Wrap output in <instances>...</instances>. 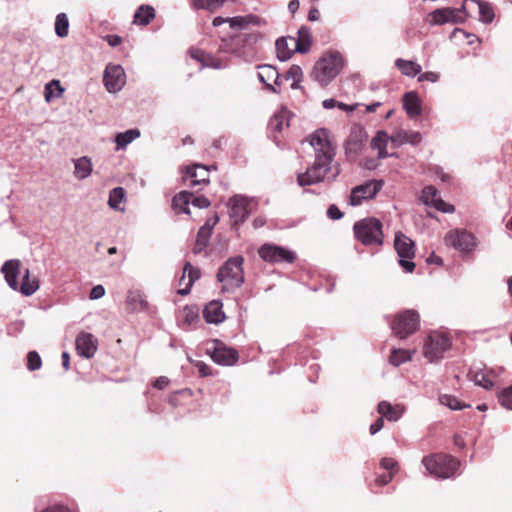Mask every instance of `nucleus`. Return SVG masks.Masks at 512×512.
<instances>
[{
	"label": "nucleus",
	"instance_id": "nucleus-15",
	"mask_svg": "<svg viewBox=\"0 0 512 512\" xmlns=\"http://www.w3.org/2000/svg\"><path fill=\"white\" fill-rule=\"evenodd\" d=\"M75 346L79 356L90 359L97 351L98 341L91 333L81 332L76 337Z\"/></svg>",
	"mask_w": 512,
	"mask_h": 512
},
{
	"label": "nucleus",
	"instance_id": "nucleus-26",
	"mask_svg": "<svg viewBox=\"0 0 512 512\" xmlns=\"http://www.w3.org/2000/svg\"><path fill=\"white\" fill-rule=\"evenodd\" d=\"M258 68H259V72H258L259 80L262 83H264L270 91L277 93L278 91L276 90V88L269 82V81H274V83L276 85H278L279 73L276 70V68L271 65H267V64L260 65V66H258Z\"/></svg>",
	"mask_w": 512,
	"mask_h": 512
},
{
	"label": "nucleus",
	"instance_id": "nucleus-31",
	"mask_svg": "<svg viewBox=\"0 0 512 512\" xmlns=\"http://www.w3.org/2000/svg\"><path fill=\"white\" fill-rule=\"evenodd\" d=\"M193 197L192 192L188 191H181L180 193L176 194L172 199V208L177 211L178 213H186L189 214L190 210L188 208V205L190 204V200Z\"/></svg>",
	"mask_w": 512,
	"mask_h": 512
},
{
	"label": "nucleus",
	"instance_id": "nucleus-57",
	"mask_svg": "<svg viewBox=\"0 0 512 512\" xmlns=\"http://www.w3.org/2000/svg\"><path fill=\"white\" fill-rule=\"evenodd\" d=\"M41 512H73V511L64 505L55 504V505H51V506L45 508Z\"/></svg>",
	"mask_w": 512,
	"mask_h": 512
},
{
	"label": "nucleus",
	"instance_id": "nucleus-55",
	"mask_svg": "<svg viewBox=\"0 0 512 512\" xmlns=\"http://www.w3.org/2000/svg\"><path fill=\"white\" fill-rule=\"evenodd\" d=\"M343 213L339 210V208L332 204L327 209V216L332 220H339L343 217Z\"/></svg>",
	"mask_w": 512,
	"mask_h": 512
},
{
	"label": "nucleus",
	"instance_id": "nucleus-56",
	"mask_svg": "<svg viewBox=\"0 0 512 512\" xmlns=\"http://www.w3.org/2000/svg\"><path fill=\"white\" fill-rule=\"evenodd\" d=\"M105 295V288L102 285L94 286L89 294V298L91 300H97L102 298Z\"/></svg>",
	"mask_w": 512,
	"mask_h": 512
},
{
	"label": "nucleus",
	"instance_id": "nucleus-2",
	"mask_svg": "<svg viewBox=\"0 0 512 512\" xmlns=\"http://www.w3.org/2000/svg\"><path fill=\"white\" fill-rule=\"evenodd\" d=\"M244 259L242 256L229 258L217 273V279L222 284V291L232 292L244 282Z\"/></svg>",
	"mask_w": 512,
	"mask_h": 512
},
{
	"label": "nucleus",
	"instance_id": "nucleus-37",
	"mask_svg": "<svg viewBox=\"0 0 512 512\" xmlns=\"http://www.w3.org/2000/svg\"><path fill=\"white\" fill-rule=\"evenodd\" d=\"M140 137L138 129H130L115 136L116 150L125 149L132 141Z\"/></svg>",
	"mask_w": 512,
	"mask_h": 512
},
{
	"label": "nucleus",
	"instance_id": "nucleus-10",
	"mask_svg": "<svg viewBox=\"0 0 512 512\" xmlns=\"http://www.w3.org/2000/svg\"><path fill=\"white\" fill-rule=\"evenodd\" d=\"M258 254L262 260L270 263H292L296 258V255L293 251L269 243L263 244L259 248Z\"/></svg>",
	"mask_w": 512,
	"mask_h": 512
},
{
	"label": "nucleus",
	"instance_id": "nucleus-32",
	"mask_svg": "<svg viewBox=\"0 0 512 512\" xmlns=\"http://www.w3.org/2000/svg\"><path fill=\"white\" fill-rule=\"evenodd\" d=\"M184 274L188 275V281L185 283V286L183 288H180L178 290V293L180 295H187L190 293L191 287L193 283L200 278V270L198 268H195L191 265L190 262H186L183 267Z\"/></svg>",
	"mask_w": 512,
	"mask_h": 512
},
{
	"label": "nucleus",
	"instance_id": "nucleus-52",
	"mask_svg": "<svg viewBox=\"0 0 512 512\" xmlns=\"http://www.w3.org/2000/svg\"><path fill=\"white\" fill-rule=\"evenodd\" d=\"M439 78H440L439 73L433 72V71H428L425 73H420L418 76V81L419 82L428 81L431 83H436L439 80Z\"/></svg>",
	"mask_w": 512,
	"mask_h": 512
},
{
	"label": "nucleus",
	"instance_id": "nucleus-62",
	"mask_svg": "<svg viewBox=\"0 0 512 512\" xmlns=\"http://www.w3.org/2000/svg\"><path fill=\"white\" fill-rule=\"evenodd\" d=\"M106 39L108 44L112 47H116L122 42L121 37L118 35H108Z\"/></svg>",
	"mask_w": 512,
	"mask_h": 512
},
{
	"label": "nucleus",
	"instance_id": "nucleus-61",
	"mask_svg": "<svg viewBox=\"0 0 512 512\" xmlns=\"http://www.w3.org/2000/svg\"><path fill=\"white\" fill-rule=\"evenodd\" d=\"M218 221L219 217L217 214H215L213 217L209 218L202 227L212 232L214 226L218 223Z\"/></svg>",
	"mask_w": 512,
	"mask_h": 512
},
{
	"label": "nucleus",
	"instance_id": "nucleus-45",
	"mask_svg": "<svg viewBox=\"0 0 512 512\" xmlns=\"http://www.w3.org/2000/svg\"><path fill=\"white\" fill-rule=\"evenodd\" d=\"M211 234L212 232H210L206 228L200 227L197 233V239L194 248L195 253H199L203 248H205L208 245Z\"/></svg>",
	"mask_w": 512,
	"mask_h": 512
},
{
	"label": "nucleus",
	"instance_id": "nucleus-22",
	"mask_svg": "<svg viewBox=\"0 0 512 512\" xmlns=\"http://www.w3.org/2000/svg\"><path fill=\"white\" fill-rule=\"evenodd\" d=\"M127 307L131 312H143L149 308L145 294L140 290H131L126 299Z\"/></svg>",
	"mask_w": 512,
	"mask_h": 512
},
{
	"label": "nucleus",
	"instance_id": "nucleus-1",
	"mask_svg": "<svg viewBox=\"0 0 512 512\" xmlns=\"http://www.w3.org/2000/svg\"><path fill=\"white\" fill-rule=\"evenodd\" d=\"M315 152V161L305 172L299 173V186H310L325 180L333 181L340 174V165L335 161V149L329 140L326 129H318L309 137Z\"/></svg>",
	"mask_w": 512,
	"mask_h": 512
},
{
	"label": "nucleus",
	"instance_id": "nucleus-5",
	"mask_svg": "<svg viewBox=\"0 0 512 512\" xmlns=\"http://www.w3.org/2000/svg\"><path fill=\"white\" fill-rule=\"evenodd\" d=\"M354 235L362 244L381 245L383 243L382 223L376 218H364L353 226Z\"/></svg>",
	"mask_w": 512,
	"mask_h": 512
},
{
	"label": "nucleus",
	"instance_id": "nucleus-4",
	"mask_svg": "<svg viewBox=\"0 0 512 512\" xmlns=\"http://www.w3.org/2000/svg\"><path fill=\"white\" fill-rule=\"evenodd\" d=\"M422 463L430 474L440 479L453 477L460 467L459 460L446 454L426 456Z\"/></svg>",
	"mask_w": 512,
	"mask_h": 512
},
{
	"label": "nucleus",
	"instance_id": "nucleus-58",
	"mask_svg": "<svg viewBox=\"0 0 512 512\" xmlns=\"http://www.w3.org/2000/svg\"><path fill=\"white\" fill-rule=\"evenodd\" d=\"M394 477V472H389L388 474H383L376 479V483L380 486L387 485L389 482L392 481Z\"/></svg>",
	"mask_w": 512,
	"mask_h": 512
},
{
	"label": "nucleus",
	"instance_id": "nucleus-44",
	"mask_svg": "<svg viewBox=\"0 0 512 512\" xmlns=\"http://www.w3.org/2000/svg\"><path fill=\"white\" fill-rule=\"evenodd\" d=\"M64 89L58 80H52L45 85V100L50 102L52 98L59 97Z\"/></svg>",
	"mask_w": 512,
	"mask_h": 512
},
{
	"label": "nucleus",
	"instance_id": "nucleus-14",
	"mask_svg": "<svg viewBox=\"0 0 512 512\" xmlns=\"http://www.w3.org/2000/svg\"><path fill=\"white\" fill-rule=\"evenodd\" d=\"M498 373L493 369L481 368L474 366L468 373V378L474 382L475 385L485 389H491L494 385V380Z\"/></svg>",
	"mask_w": 512,
	"mask_h": 512
},
{
	"label": "nucleus",
	"instance_id": "nucleus-54",
	"mask_svg": "<svg viewBox=\"0 0 512 512\" xmlns=\"http://www.w3.org/2000/svg\"><path fill=\"white\" fill-rule=\"evenodd\" d=\"M190 203L197 208H207L210 206V201L204 196H196L193 194Z\"/></svg>",
	"mask_w": 512,
	"mask_h": 512
},
{
	"label": "nucleus",
	"instance_id": "nucleus-46",
	"mask_svg": "<svg viewBox=\"0 0 512 512\" xmlns=\"http://www.w3.org/2000/svg\"><path fill=\"white\" fill-rule=\"evenodd\" d=\"M302 69L298 65H292L286 73L287 79H292L293 83L291 88L295 89L302 80Z\"/></svg>",
	"mask_w": 512,
	"mask_h": 512
},
{
	"label": "nucleus",
	"instance_id": "nucleus-60",
	"mask_svg": "<svg viewBox=\"0 0 512 512\" xmlns=\"http://www.w3.org/2000/svg\"><path fill=\"white\" fill-rule=\"evenodd\" d=\"M168 384H169V379L165 376H161L155 380L154 387L162 390V389L166 388L168 386Z\"/></svg>",
	"mask_w": 512,
	"mask_h": 512
},
{
	"label": "nucleus",
	"instance_id": "nucleus-27",
	"mask_svg": "<svg viewBox=\"0 0 512 512\" xmlns=\"http://www.w3.org/2000/svg\"><path fill=\"white\" fill-rule=\"evenodd\" d=\"M74 176L78 180H84L88 178L93 170V165L91 159L87 156H82L80 158L74 159Z\"/></svg>",
	"mask_w": 512,
	"mask_h": 512
},
{
	"label": "nucleus",
	"instance_id": "nucleus-18",
	"mask_svg": "<svg viewBox=\"0 0 512 512\" xmlns=\"http://www.w3.org/2000/svg\"><path fill=\"white\" fill-rule=\"evenodd\" d=\"M210 169H216V167L213 165L210 167L194 165L187 168L186 178L190 181L189 186L194 187L196 185L208 184V172Z\"/></svg>",
	"mask_w": 512,
	"mask_h": 512
},
{
	"label": "nucleus",
	"instance_id": "nucleus-50",
	"mask_svg": "<svg viewBox=\"0 0 512 512\" xmlns=\"http://www.w3.org/2000/svg\"><path fill=\"white\" fill-rule=\"evenodd\" d=\"M431 206L443 213H453L455 210L453 205L446 203L440 197H438L437 199H434V202H432Z\"/></svg>",
	"mask_w": 512,
	"mask_h": 512
},
{
	"label": "nucleus",
	"instance_id": "nucleus-39",
	"mask_svg": "<svg viewBox=\"0 0 512 512\" xmlns=\"http://www.w3.org/2000/svg\"><path fill=\"white\" fill-rule=\"evenodd\" d=\"M125 199V190L122 187L113 188L109 193L108 205L111 209L116 211H124L121 203Z\"/></svg>",
	"mask_w": 512,
	"mask_h": 512
},
{
	"label": "nucleus",
	"instance_id": "nucleus-40",
	"mask_svg": "<svg viewBox=\"0 0 512 512\" xmlns=\"http://www.w3.org/2000/svg\"><path fill=\"white\" fill-rule=\"evenodd\" d=\"M69 32V20L65 13H59L55 20V33L58 37L64 38Z\"/></svg>",
	"mask_w": 512,
	"mask_h": 512
},
{
	"label": "nucleus",
	"instance_id": "nucleus-12",
	"mask_svg": "<svg viewBox=\"0 0 512 512\" xmlns=\"http://www.w3.org/2000/svg\"><path fill=\"white\" fill-rule=\"evenodd\" d=\"M103 82L108 92L120 91L126 82L124 69L120 65L108 64L104 71Z\"/></svg>",
	"mask_w": 512,
	"mask_h": 512
},
{
	"label": "nucleus",
	"instance_id": "nucleus-30",
	"mask_svg": "<svg viewBox=\"0 0 512 512\" xmlns=\"http://www.w3.org/2000/svg\"><path fill=\"white\" fill-rule=\"evenodd\" d=\"M390 137L384 131H379L371 140V148L378 151V158L384 159L390 156L386 150Z\"/></svg>",
	"mask_w": 512,
	"mask_h": 512
},
{
	"label": "nucleus",
	"instance_id": "nucleus-42",
	"mask_svg": "<svg viewBox=\"0 0 512 512\" xmlns=\"http://www.w3.org/2000/svg\"><path fill=\"white\" fill-rule=\"evenodd\" d=\"M195 9H206L213 12L224 5L225 0H191Z\"/></svg>",
	"mask_w": 512,
	"mask_h": 512
},
{
	"label": "nucleus",
	"instance_id": "nucleus-53",
	"mask_svg": "<svg viewBox=\"0 0 512 512\" xmlns=\"http://www.w3.org/2000/svg\"><path fill=\"white\" fill-rule=\"evenodd\" d=\"M380 466L389 472L395 473L397 468V462L393 458L384 457L380 461Z\"/></svg>",
	"mask_w": 512,
	"mask_h": 512
},
{
	"label": "nucleus",
	"instance_id": "nucleus-33",
	"mask_svg": "<svg viewBox=\"0 0 512 512\" xmlns=\"http://www.w3.org/2000/svg\"><path fill=\"white\" fill-rule=\"evenodd\" d=\"M395 66L404 76L407 77H415L416 75L420 74L422 70V67L418 63L402 58L396 59Z\"/></svg>",
	"mask_w": 512,
	"mask_h": 512
},
{
	"label": "nucleus",
	"instance_id": "nucleus-8",
	"mask_svg": "<svg viewBox=\"0 0 512 512\" xmlns=\"http://www.w3.org/2000/svg\"><path fill=\"white\" fill-rule=\"evenodd\" d=\"M394 247L399 256V265L405 272L411 273L415 269L412 259L415 256V243L401 231L395 233Z\"/></svg>",
	"mask_w": 512,
	"mask_h": 512
},
{
	"label": "nucleus",
	"instance_id": "nucleus-47",
	"mask_svg": "<svg viewBox=\"0 0 512 512\" xmlns=\"http://www.w3.org/2000/svg\"><path fill=\"white\" fill-rule=\"evenodd\" d=\"M42 366V360L38 352L30 351L27 355V368L30 371L39 370Z\"/></svg>",
	"mask_w": 512,
	"mask_h": 512
},
{
	"label": "nucleus",
	"instance_id": "nucleus-63",
	"mask_svg": "<svg viewBox=\"0 0 512 512\" xmlns=\"http://www.w3.org/2000/svg\"><path fill=\"white\" fill-rule=\"evenodd\" d=\"M337 104H338V101H336L335 99H332V98L325 99L322 102V106L325 109H333V108L337 107Z\"/></svg>",
	"mask_w": 512,
	"mask_h": 512
},
{
	"label": "nucleus",
	"instance_id": "nucleus-11",
	"mask_svg": "<svg viewBox=\"0 0 512 512\" xmlns=\"http://www.w3.org/2000/svg\"><path fill=\"white\" fill-rule=\"evenodd\" d=\"M445 243L460 252H471L476 246V239L465 229H454L446 234Z\"/></svg>",
	"mask_w": 512,
	"mask_h": 512
},
{
	"label": "nucleus",
	"instance_id": "nucleus-41",
	"mask_svg": "<svg viewBox=\"0 0 512 512\" xmlns=\"http://www.w3.org/2000/svg\"><path fill=\"white\" fill-rule=\"evenodd\" d=\"M439 402L441 405L448 407L451 410H461L469 407V405L462 403L458 398L449 394H442L439 396Z\"/></svg>",
	"mask_w": 512,
	"mask_h": 512
},
{
	"label": "nucleus",
	"instance_id": "nucleus-28",
	"mask_svg": "<svg viewBox=\"0 0 512 512\" xmlns=\"http://www.w3.org/2000/svg\"><path fill=\"white\" fill-rule=\"evenodd\" d=\"M155 16L156 12L152 6L142 4L135 11L133 23L140 26H146L155 18Z\"/></svg>",
	"mask_w": 512,
	"mask_h": 512
},
{
	"label": "nucleus",
	"instance_id": "nucleus-35",
	"mask_svg": "<svg viewBox=\"0 0 512 512\" xmlns=\"http://www.w3.org/2000/svg\"><path fill=\"white\" fill-rule=\"evenodd\" d=\"M18 289L25 296H31L39 289V281L36 278H30L29 269L25 270L22 277V283L18 286Z\"/></svg>",
	"mask_w": 512,
	"mask_h": 512
},
{
	"label": "nucleus",
	"instance_id": "nucleus-17",
	"mask_svg": "<svg viewBox=\"0 0 512 512\" xmlns=\"http://www.w3.org/2000/svg\"><path fill=\"white\" fill-rule=\"evenodd\" d=\"M21 262L18 259L7 260L1 267V272L8 286L13 290H18V274Z\"/></svg>",
	"mask_w": 512,
	"mask_h": 512
},
{
	"label": "nucleus",
	"instance_id": "nucleus-20",
	"mask_svg": "<svg viewBox=\"0 0 512 512\" xmlns=\"http://www.w3.org/2000/svg\"><path fill=\"white\" fill-rule=\"evenodd\" d=\"M422 136L417 131L412 130H397L392 136L390 141L395 147H399L404 144L417 145L420 143Z\"/></svg>",
	"mask_w": 512,
	"mask_h": 512
},
{
	"label": "nucleus",
	"instance_id": "nucleus-7",
	"mask_svg": "<svg viewBox=\"0 0 512 512\" xmlns=\"http://www.w3.org/2000/svg\"><path fill=\"white\" fill-rule=\"evenodd\" d=\"M420 326V316L417 311L408 309L398 313L392 323L394 334L405 339L409 335L415 333Z\"/></svg>",
	"mask_w": 512,
	"mask_h": 512
},
{
	"label": "nucleus",
	"instance_id": "nucleus-36",
	"mask_svg": "<svg viewBox=\"0 0 512 512\" xmlns=\"http://www.w3.org/2000/svg\"><path fill=\"white\" fill-rule=\"evenodd\" d=\"M289 37H280L276 40L275 48L277 53V58L280 61H287L289 60L293 53L296 52L295 47L290 48L288 44Z\"/></svg>",
	"mask_w": 512,
	"mask_h": 512
},
{
	"label": "nucleus",
	"instance_id": "nucleus-34",
	"mask_svg": "<svg viewBox=\"0 0 512 512\" xmlns=\"http://www.w3.org/2000/svg\"><path fill=\"white\" fill-rule=\"evenodd\" d=\"M228 23L232 29H244L250 24L259 26L262 20L256 15H247L229 18Z\"/></svg>",
	"mask_w": 512,
	"mask_h": 512
},
{
	"label": "nucleus",
	"instance_id": "nucleus-59",
	"mask_svg": "<svg viewBox=\"0 0 512 512\" xmlns=\"http://www.w3.org/2000/svg\"><path fill=\"white\" fill-rule=\"evenodd\" d=\"M384 426V420L382 417L378 418L373 424L370 425V434L374 435L379 432Z\"/></svg>",
	"mask_w": 512,
	"mask_h": 512
},
{
	"label": "nucleus",
	"instance_id": "nucleus-13",
	"mask_svg": "<svg viewBox=\"0 0 512 512\" xmlns=\"http://www.w3.org/2000/svg\"><path fill=\"white\" fill-rule=\"evenodd\" d=\"M382 188L381 181H368L352 189L350 194V204L358 206L363 200L373 198Z\"/></svg>",
	"mask_w": 512,
	"mask_h": 512
},
{
	"label": "nucleus",
	"instance_id": "nucleus-64",
	"mask_svg": "<svg viewBox=\"0 0 512 512\" xmlns=\"http://www.w3.org/2000/svg\"><path fill=\"white\" fill-rule=\"evenodd\" d=\"M320 17V13L317 8L310 9L308 13V19L309 21H317Z\"/></svg>",
	"mask_w": 512,
	"mask_h": 512
},
{
	"label": "nucleus",
	"instance_id": "nucleus-51",
	"mask_svg": "<svg viewBox=\"0 0 512 512\" xmlns=\"http://www.w3.org/2000/svg\"><path fill=\"white\" fill-rule=\"evenodd\" d=\"M451 14H452V10L443 9V10H436L433 13V16L437 23H445L450 19Z\"/></svg>",
	"mask_w": 512,
	"mask_h": 512
},
{
	"label": "nucleus",
	"instance_id": "nucleus-48",
	"mask_svg": "<svg viewBox=\"0 0 512 512\" xmlns=\"http://www.w3.org/2000/svg\"><path fill=\"white\" fill-rule=\"evenodd\" d=\"M498 398L500 404L504 408L507 410H512V384L509 387L503 389Z\"/></svg>",
	"mask_w": 512,
	"mask_h": 512
},
{
	"label": "nucleus",
	"instance_id": "nucleus-16",
	"mask_svg": "<svg viewBox=\"0 0 512 512\" xmlns=\"http://www.w3.org/2000/svg\"><path fill=\"white\" fill-rule=\"evenodd\" d=\"M211 358L217 364L230 366L237 362L238 352L233 348L226 347L220 342H216V346L211 353Z\"/></svg>",
	"mask_w": 512,
	"mask_h": 512
},
{
	"label": "nucleus",
	"instance_id": "nucleus-49",
	"mask_svg": "<svg viewBox=\"0 0 512 512\" xmlns=\"http://www.w3.org/2000/svg\"><path fill=\"white\" fill-rule=\"evenodd\" d=\"M437 189L433 186H426L422 190V200L425 205L431 206L434 199H437Z\"/></svg>",
	"mask_w": 512,
	"mask_h": 512
},
{
	"label": "nucleus",
	"instance_id": "nucleus-38",
	"mask_svg": "<svg viewBox=\"0 0 512 512\" xmlns=\"http://www.w3.org/2000/svg\"><path fill=\"white\" fill-rule=\"evenodd\" d=\"M412 359V352L410 350L394 348L389 356V363L398 367Z\"/></svg>",
	"mask_w": 512,
	"mask_h": 512
},
{
	"label": "nucleus",
	"instance_id": "nucleus-24",
	"mask_svg": "<svg viewBox=\"0 0 512 512\" xmlns=\"http://www.w3.org/2000/svg\"><path fill=\"white\" fill-rule=\"evenodd\" d=\"M403 108L410 118L421 115V99L416 92L410 91L403 95Z\"/></svg>",
	"mask_w": 512,
	"mask_h": 512
},
{
	"label": "nucleus",
	"instance_id": "nucleus-29",
	"mask_svg": "<svg viewBox=\"0 0 512 512\" xmlns=\"http://www.w3.org/2000/svg\"><path fill=\"white\" fill-rule=\"evenodd\" d=\"M377 410L382 418L385 417L389 421H397L404 413V409L401 406H392L387 401L380 402Z\"/></svg>",
	"mask_w": 512,
	"mask_h": 512
},
{
	"label": "nucleus",
	"instance_id": "nucleus-21",
	"mask_svg": "<svg viewBox=\"0 0 512 512\" xmlns=\"http://www.w3.org/2000/svg\"><path fill=\"white\" fill-rule=\"evenodd\" d=\"M223 305L218 300L209 302L204 310L203 316L208 323L219 324L225 320V313L223 312Z\"/></svg>",
	"mask_w": 512,
	"mask_h": 512
},
{
	"label": "nucleus",
	"instance_id": "nucleus-19",
	"mask_svg": "<svg viewBox=\"0 0 512 512\" xmlns=\"http://www.w3.org/2000/svg\"><path fill=\"white\" fill-rule=\"evenodd\" d=\"M367 138L366 133L362 129H354L351 131L345 142V151L349 155H357Z\"/></svg>",
	"mask_w": 512,
	"mask_h": 512
},
{
	"label": "nucleus",
	"instance_id": "nucleus-25",
	"mask_svg": "<svg viewBox=\"0 0 512 512\" xmlns=\"http://www.w3.org/2000/svg\"><path fill=\"white\" fill-rule=\"evenodd\" d=\"M190 56L201 64V67H209L214 69H221V61L214 57L212 54L206 53L205 51L197 48L190 49Z\"/></svg>",
	"mask_w": 512,
	"mask_h": 512
},
{
	"label": "nucleus",
	"instance_id": "nucleus-43",
	"mask_svg": "<svg viewBox=\"0 0 512 512\" xmlns=\"http://www.w3.org/2000/svg\"><path fill=\"white\" fill-rule=\"evenodd\" d=\"M287 115V110H281L279 113L275 114L270 121L271 128L277 132H281L284 126H289Z\"/></svg>",
	"mask_w": 512,
	"mask_h": 512
},
{
	"label": "nucleus",
	"instance_id": "nucleus-6",
	"mask_svg": "<svg viewBox=\"0 0 512 512\" xmlns=\"http://www.w3.org/2000/svg\"><path fill=\"white\" fill-rule=\"evenodd\" d=\"M451 345V339L445 333L433 331L424 341L423 355L429 362L439 361Z\"/></svg>",
	"mask_w": 512,
	"mask_h": 512
},
{
	"label": "nucleus",
	"instance_id": "nucleus-23",
	"mask_svg": "<svg viewBox=\"0 0 512 512\" xmlns=\"http://www.w3.org/2000/svg\"><path fill=\"white\" fill-rule=\"evenodd\" d=\"M289 40L292 44H294L296 52H308L312 44L310 28L307 26H301L297 32V39L289 37Z\"/></svg>",
	"mask_w": 512,
	"mask_h": 512
},
{
	"label": "nucleus",
	"instance_id": "nucleus-9",
	"mask_svg": "<svg viewBox=\"0 0 512 512\" xmlns=\"http://www.w3.org/2000/svg\"><path fill=\"white\" fill-rule=\"evenodd\" d=\"M252 202L245 196L235 195L228 201L229 217L233 226L240 225L245 222L251 213Z\"/></svg>",
	"mask_w": 512,
	"mask_h": 512
},
{
	"label": "nucleus",
	"instance_id": "nucleus-3",
	"mask_svg": "<svg viewBox=\"0 0 512 512\" xmlns=\"http://www.w3.org/2000/svg\"><path fill=\"white\" fill-rule=\"evenodd\" d=\"M343 67L342 57L338 52L323 55L314 65L312 77L320 85L326 86Z\"/></svg>",
	"mask_w": 512,
	"mask_h": 512
}]
</instances>
